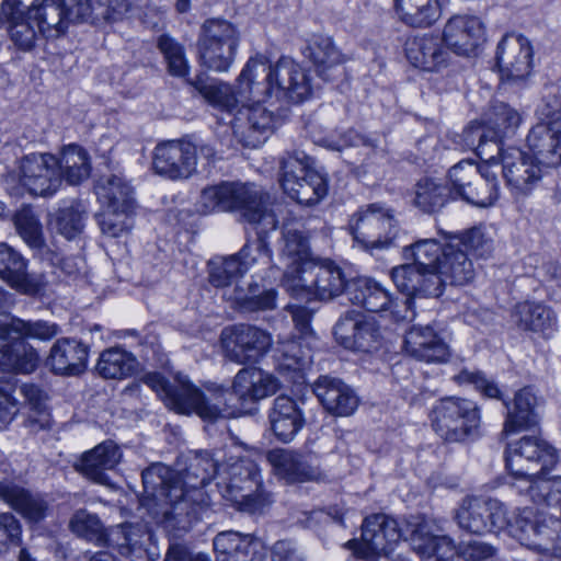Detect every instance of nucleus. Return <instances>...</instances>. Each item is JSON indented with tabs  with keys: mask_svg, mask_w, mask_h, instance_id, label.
<instances>
[{
	"mask_svg": "<svg viewBox=\"0 0 561 561\" xmlns=\"http://www.w3.org/2000/svg\"><path fill=\"white\" fill-rule=\"evenodd\" d=\"M501 156L499 169L502 171L507 186L515 195H527L538 184L542 176V168L519 148H499Z\"/></svg>",
	"mask_w": 561,
	"mask_h": 561,
	"instance_id": "obj_20",
	"label": "nucleus"
},
{
	"mask_svg": "<svg viewBox=\"0 0 561 561\" xmlns=\"http://www.w3.org/2000/svg\"><path fill=\"white\" fill-rule=\"evenodd\" d=\"M59 328L45 320H23L9 313H0V341H7L12 335L18 339L49 340L56 336Z\"/></svg>",
	"mask_w": 561,
	"mask_h": 561,
	"instance_id": "obj_42",
	"label": "nucleus"
},
{
	"mask_svg": "<svg viewBox=\"0 0 561 561\" xmlns=\"http://www.w3.org/2000/svg\"><path fill=\"white\" fill-rule=\"evenodd\" d=\"M536 541L542 547L534 550L546 553L543 561H561V520L553 517H539Z\"/></svg>",
	"mask_w": 561,
	"mask_h": 561,
	"instance_id": "obj_56",
	"label": "nucleus"
},
{
	"mask_svg": "<svg viewBox=\"0 0 561 561\" xmlns=\"http://www.w3.org/2000/svg\"><path fill=\"white\" fill-rule=\"evenodd\" d=\"M199 93L214 106L229 115L238 107V100L229 84L224 82L205 83L202 79L190 81Z\"/></svg>",
	"mask_w": 561,
	"mask_h": 561,
	"instance_id": "obj_60",
	"label": "nucleus"
},
{
	"mask_svg": "<svg viewBox=\"0 0 561 561\" xmlns=\"http://www.w3.org/2000/svg\"><path fill=\"white\" fill-rule=\"evenodd\" d=\"M251 106L237 107L228 124L234 137L245 147L255 148L264 142L265 134L273 128V114L254 102Z\"/></svg>",
	"mask_w": 561,
	"mask_h": 561,
	"instance_id": "obj_22",
	"label": "nucleus"
},
{
	"mask_svg": "<svg viewBox=\"0 0 561 561\" xmlns=\"http://www.w3.org/2000/svg\"><path fill=\"white\" fill-rule=\"evenodd\" d=\"M311 93L307 70L289 57L268 64L264 55L257 54L248 60L238 78V94L242 100L265 102L275 99L301 103Z\"/></svg>",
	"mask_w": 561,
	"mask_h": 561,
	"instance_id": "obj_4",
	"label": "nucleus"
},
{
	"mask_svg": "<svg viewBox=\"0 0 561 561\" xmlns=\"http://www.w3.org/2000/svg\"><path fill=\"white\" fill-rule=\"evenodd\" d=\"M404 351L416 360L430 364L448 362L450 350L432 324H413L404 335Z\"/></svg>",
	"mask_w": 561,
	"mask_h": 561,
	"instance_id": "obj_24",
	"label": "nucleus"
},
{
	"mask_svg": "<svg viewBox=\"0 0 561 561\" xmlns=\"http://www.w3.org/2000/svg\"><path fill=\"white\" fill-rule=\"evenodd\" d=\"M217 486L222 497L239 511L259 513L268 503L257 465L250 458H229L221 466Z\"/></svg>",
	"mask_w": 561,
	"mask_h": 561,
	"instance_id": "obj_6",
	"label": "nucleus"
},
{
	"mask_svg": "<svg viewBox=\"0 0 561 561\" xmlns=\"http://www.w3.org/2000/svg\"><path fill=\"white\" fill-rule=\"evenodd\" d=\"M69 527L79 537L98 545L107 543L108 534L105 533L100 518L85 510L77 511L70 519Z\"/></svg>",
	"mask_w": 561,
	"mask_h": 561,
	"instance_id": "obj_61",
	"label": "nucleus"
},
{
	"mask_svg": "<svg viewBox=\"0 0 561 561\" xmlns=\"http://www.w3.org/2000/svg\"><path fill=\"white\" fill-rule=\"evenodd\" d=\"M347 286L339 265L329 259L317 257L311 264L301 267V273L293 280H287L285 290L296 298L313 295L320 300H330L347 291Z\"/></svg>",
	"mask_w": 561,
	"mask_h": 561,
	"instance_id": "obj_13",
	"label": "nucleus"
},
{
	"mask_svg": "<svg viewBox=\"0 0 561 561\" xmlns=\"http://www.w3.org/2000/svg\"><path fill=\"white\" fill-rule=\"evenodd\" d=\"M505 455L506 467L514 480L528 477L537 467L543 473L558 461L556 449L538 436H524L510 443Z\"/></svg>",
	"mask_w": 561,
	"mask_h": 561,
	"instance_id": "obj_15",
	"label": "nucleus"
},
{
	"mask_svg": "<svg viewBox=\"0 0 561 561\" xmlns=\"http://www.w3.org/2000/svg\"><path fill=\"white\" fill-rule=\"evenodd\" d=\"M416 516H410L404 526L385 514H373L367 516L362 525L360 541L350 540L347 546L354 554L362 559H370L381 554L390 553L401 539L411 543V530L409 523Z\"/></svg>",
	"mask_w": 561,
	"mask_h": 561,
	"instance_id": "obj_12",
	"label": "nucleus"
},
{
	"mask_svg": "<svg viewBox=\"0 0 561 561\" xmlns=\"http://www.w3.org/2000/svg\"><path fill=\"white\" fill-rule=\"evenodd\" d=\"M218 461V458L210 451H194L183 476V484L187 488L184 489V496L195 491L204 492L203 488L216 476L219 477L221 468H219Z\"/></svg>",
	"mask_w": 561,
	"mask_h": 561,
	"instance_id": "obj_43",
	"label": "nucleus"
},
{
	"mask_svg": "<svg viewBox=\"0 0 561 561\" xmlns=\"http://www.w3.org/2000/svg\"><path fill=\"white\" fill-rule=\"evenodd\" d=\"M444 280L438 273L432 272V270L421 268L416 272V276L413 278L412 288L405 290L408 296L404 300L405 313L401 316L402 320L412 321L415 317V312L412 309L413 300L415 296L424 297H439L443 294Z\"/></svg>",
	"mask_w": 561,
	"mask_h": 561,
	"instance_id": "obj_51",
	"label": "nucleus"
},
{
	"mask_svg": "<svg viewBox=\"0 0 561 561\" xmlns=\"http://www.w3.org/2000/svg\"><path fill=\"white\" fill-rule=\"evenodd\" d=\"M449 196L446 185L432 179H423L415 185L414 204L424 213H435L446 205Z\"/></svg>",
	"mask_w": 561,
	"mask_h": 561,
	"instance_id": "obj_57",
	"label": "nucleus"
},
{
	"mask_svg": "<svg viewBox=\"0 0 561 561\" xmlns=\"http://www.w3.org/2000/svg\"><path fill=\"white\" fill-rule=\"evenodd\" d=\"M444 285L449 283L463 286L474 277V267L468 253L462 249V241L458 236H451L444 242L443 257L438 268Z\"/></svg>",
	"mask_w": 561,
	"mask_h": 561,
	"instance_id": "obj_31",
	"label": "nucleus"
},
{
	"mask_svg": "<svg viewBox=\"0 0 561 561\" xmlns=\"http://www.w3.org/2000/svg\"><path fill=\"white\" fill-rule=\"evenodd\" d=\"M20 391L28 407L24 426L34 434L49 430L53 421L47 407V394L33 383H23Z\"/></svg>",
	"mask_w": 561,
	"mask_h": 561,
	"instance_id": "obj_47",
	"label": "nucleus"
},
{
	"mask_svg": "<svg viewBox=\"0 0 561 561\" xmlns=\"http://www.w3.org/2000/svg\"><path fill=\"white\" fill-rule=\"evenodd\" d=\"M533 48L520 34H506L497 45L496 62L502 80L525 79L531 69Z\"/></svg>",
	"mask_w": 561,
	"mask_h": 561,
	"instance_id": "obj_23",
	"label": "nucleus"
},
{
	"mask_svg": "<svg viewBox=\"0 0 561 561\" xmlns=\"http://www.w3.org/2000/svg\"><path fill=\"white\" fill-rule=\"evenodd\" d=\"M411 547L423 561H486L496 554L491 543L471 540L455 546L454 540L439 535L435 525L425 517H415L409 523Z\"/></svg>",
	"mask_w": 561,
	"mask_h": 561,
	"instance_id": "obj_5",
	"label": "nucleus"
},
{
	"mask_svg": "<svg viewBox=\"0 0 561 561\" xmlns=\"http://www.w3.org/2000/svg\"><path fill=\"white\" fill-rule=\"evenodd\" d=\"M431 421L434 431L444 440L463 442L478 435L481 416L473 401L449 397L434 405Z\"/></svg>",
	"mask_w": 561,
	"mask_h": 561,
	"instance_id": "obj_11",
	"label": "nucleus"
},
{
	"mask_svg": "<svg viewBox=\"0 0 561 561\" xmlns=\"http://www.w3.org/2000/svg\"><path fill=\"white\" fill-rule=\"evenodd\" d=\"M499 161L491 156L481 165L472 160H462L448 171L449 195L477 207L492 206L499 198Z\"/></svg>",
	"mask_w": 561,
	"mask_h": 561,
	"instance_id": "obj_7",
	"label": "nucleus"
},
{
	"mask_svg": "<svg viewBox=\"0 0 561 561\" xmlns=\"http://www.w3.org/2000/svg\"><path fill=\"white\" fill-rule=\"evenodd\" d=\"M443 38L433 35L415 36L405 43L409 62L424 71H440L449 65V53Z\"/></svg>",
	"mask_w": 561,
	"mask_h": 561,
	"instance_id": "obj_29",
	"label": "nucleus"
},
{
	"mask_svg": "<svg viewBox=\"0 0 561 561\" xmlns=\"http://www.w3.org/2000/svg\"><path fill=\"white\" fill-rule=\"evenodd\" d=\"M306 336L283 341L276 348L280 370H300L312 360L311 350L304 344Z\"/></svg>",
	"mask_w": 561,
	"mask_h": 561,
	"instance_id": "obj_55",
	"label": "nucleus"
},
{
	"mask_svg": "<svg viewBox=\"0 0 561 561\" xmlns=\"http://www.w3.org/2000/svg\"><path fill=\"white\" fill-rule=\"evenodd\" d=\"M226 356L236 363L256 362L272 345L270 333L249 324H237L221 332Z\"/></svg>",
	"mask_w": 561,
	"mask_h": 561,
	"instance_id": "obj_18",
	"label": "nucleus"
},
{
	"mask_svg": "<svg viewBox=\"0 0 561 561\" xmlns=\"http://www.w3.org/2000/svg\"><path fill=\"white\" fill-rule=\"evenodd\" d=\"M354 240L370 254L399 245L400 228L392 210L380 204L360 207L351 219Z\"/></svg>",
	"mask_w": 561,
	"mask_h": 561,
	"instance_id": "obj_8",
	"label": "nucleus"
},
{
	"mask_svg": "<svg viewBox=\"0 0 561 561\" xmlns=\"http://www.w3.org/2000/svg\"><path fill=\"white\" fill-rule=\"evenodd\" d=\"M313 392L323 408L335 416L352 415L358 407L359 400L354 390L339 378L319 377Z\"/></svg>",
	"mask_w": 561,
	"mask_h": 561,
	"instance_id": "obj_27",
	"label": "nucleus"
},
{
	"mask_svg": "<svg viewBox=\"0 0 561 561\" xmlns=\"http://www.w3.org/2000/svg\"><path fill=\"white\" fill-rule=\"evenodd\" d=\"M512 319L518 329L529 332H545L556 323L553 311L536 301L516 304L512 311Z\"/></svg>",
	"mask_w": 561,
	"mask_h": 561,
	"instance_id": "obj_46",
	"label": "nucleus"
},
{
	"mask_svg": "<svg viewBox=\"0 0 561 561\" xmlns=\"http://www.w3.org/2000/svg\"><path fill=\"white\" fill-rule=\"evenodd\" d=\"M152 535L140 524H124L111 528L107 545L116 547L118 552L133 561H141L148 556Z\"/></svg>",
	"mask_w": 561,
	"mask_h": 561,
	"instance_id": "obj_34",
	"label": "nucleus"
},
{
	"mask_svg": "<svg viewBox=\"0 0 561 561\" xmlns=\"http://www.w3.org/2000/svg\"><path fill=\"white\" fill-rule=\"evenodd\" d=\"M276 473L288 482L321 481L325 474L314 459L291 450H275L268 455Z\"/></svg>",
	"mask_w": 561,
	"mask_h": 561,
	"instance_id": "obj_32",
	"label": "nucleus"
},
{
	"mask_svg": "<svg viewBox=\"0 0 561 561\" xmlns=\"http://www.w3.org/2000/svg\"><path fill=\"white\" fill-rule=\"evenodd\" d=\"M133 209L104 208L98 215V222L103 234L117 238L129 231L134 225Z\"/></svg>",
	"mask_w": 561,
	"mask_h": 561,
	"instance_id": "obj_63",
	"label": "nucleus"
},
{
	"mask_svg": "<svg viewBox=\"0 0 561 561\" xmlns=\"http://www.w3.org/2000/svg\"><path fill=\"white\" fill-rule=\"evenodd\" d=\"M333 333L341 345L355 352L370 353L381 344L377 322L353 312H347L336 322Z\"/></svg>",
	"mask_w": 561,
	"mask_h": 561,
	"instance_id": "obj_21",
	"label": "nucleus"
},
{
	"mask_svg": "<svg viewBox=\"0 0 561 561\" xmlns=\"http://www.w3.org/2000/svg\"><path fill=\"white\" fill-rule=\"evenodd\" d=\"M539 517L534 516L530 510H523L518 514H508V525L505 529L515 537L522 545L529 549L542 547L541 542L536 541V531Z\"/></svg>",
	"mask_w": 561,
	"mask_h": 561,
	"instance_id": "obj_58",
	"label": "nucleus"
},
{
	"mask_svg": "<svg viewBox=\"0 0 561 561\" xmlns=\"http://www.w3.org/2000/svg\"><path fill=\"white\" fill-rule=\"evenodd\" d=\"M28 20L36 23L39 33L47 38H55L65 33L70 22L83 21L90 9L87 4L65 0H43L38 7H31L25 11Z\"/></svg>",
	"mask_w": 561,
	"mask_h": 561,
	"instance_id": "obj_17",
	"label": "nucleus"
},
{
	"mask_svg": "<svg viewBox=\"0 0 561 561\" xmlns=\"http://www.w3.org/2000/svg\"><path fill=\"white\" fill-rule=\"evenodd\" d=\"M536 404L537 398L531 388L525 387L518 390L512 403L505 402L507 413L503 434L511 435L536 426L538 423Z\"/></svg>",
	"mask_w": 561,
	"mask_h": 561,
	"instance_id": "obj_38",
	"label": "nucleus"
},
{
	"mask_svg": "<svg viewBox=\"0 0 561 561\" xmlns=\"http://www.w3.org/2000/svg\"><path fill=\"white\" fill-rule=\"evenodd\" d=\"M57 162L61 180L65 179L71 185L81 183L90 175L88 153L77 145L64 148Z\"/></svg>",
	"mask_w": 561,
	"mask_h": 561,
	"instance_id": "obj_52",
	"label": "nucleus"
},
{
	"mask_svg": "<svg viewBox=\"0 0 561 561\" xmlns=\"http://www.w3.org/2000/svg\"><path fill=\"white\" fill-rule=\"evenodd\" d=\"M530 157L541 168H553L561 163V131L554 126L540 123L527 136Z\"/></svg>",
	"mask_w": 561,
	"mask_h": 561,
	"instance_id": "obj_33",
	"label": "nucleus"
},
{
	"mask_svg": "<svg viewBox=\"0 0 561 561\" xmlns=\"http://www.w3.org/2000/svg\"><path fill=\"white\" fill-rule=\"evenodd\" d=\"M268 419L273 433L283 443L293 440L304 425L300 410L287 396H279L274 400Z\"/></svg>",
	"mask_w": 561,
	"mask_h": 561,
	"instance_id": "obj_39",
	"label": "nucleus"
},
{
	"mask_svg": "<svg viewBox=\"0 0 561 561\" xmlns=\"http://www.w3.org/2000/svg\"><path fill=\"white\" fill-rule=\"evenodd\" d=\"M0 499L30 523L43 520L49 511V503L44 495L10 480L0 481Z\"/></svg>",
	"mask_w": 561,
	"mask_h": 561,
	"instance_id": "obj_30",
	"label": "nucleus"
},
{
	"mask_svg": "<svg viewBox=\"0 0 561 561\" xmlns=\"http://www.w3.org/2000/svg\"><path fill=\"white\" fill-rule=\"evenodd\" d=\"M14 225L21 238L33 249L44 245L42 226L30 207L20 209L14 216Z\"/></svg>",
	"mask_w": 561,
	"mask_h": 561,
	"instance_id": "obj_64",
	"label": "nucleus"
},
{
	"mask_svg": "<svg viewBox=\"0 0 561 561\" xmlns=\"http://www.w3.org/2000/svg\"><path fill=\"white\" fill-rule=\"evenodd\" d=\"M312 159L302 151L287 153L280 161V185L301 205L318 204L328 194L325 178L312 167Z\"/></svg>",
	"mask_w": 561,
	"mask_h": 561,
	"instance_id": "obj_10",
	"label": "nucleus"
},
{
	"mask_svg": "<svg viewBox=\"0 0 561 561\" xmlns=\"http://www.w3.org/2000/svg\"><path fill=\"white\" fill-rule=\"evenodd\" d=\"M122 453L118 446L112 442H104L85 453L78 469L89 479L98 483L106 482V471L112 470L119 462Z\"/></svg>",
	"mask_w": 561,
	"mask_h": 561,
	"instance_id": "obj_41",
	"label": "nucleus"
},
{
	"mask_svg": "<svg viewBox=\"0 0 561 561\" xmlns=\"http://www.w3.org/2000/svg\"><path fill=\"white\" fill-rule=\"evenodd\" d=\"M0 278L25 295H37L44 287L42 275L27 273V261L14 248L0 243Z\"/></svg>",
	"mask_w": 561,
	"mask_h": 561,
	"instance_id": "obj_25",
	"label": "nucleus"
},
{
	"mask_svg": "<svg viewBox=\"0 0 561 561\" xmlns=\"http://www.w3.org/2000/svg\"><path fill=\"white\" fill-rule=\"evenodd\" d=\"M444 243L436 239H420L410 245L403 247V257L412 260L421 268L437 273L443 257Z\"/></svg>",
	"mask_w": 561,
	"mask_h": 561,
	"instance_id": "obj_53",
	"label": "nucleus"
},
{
	"mask_svg": "<svg viewBox=\"0 0 561 561\" xmlns=\"http://www.w3.org/2000/svg\"><path fill=\"white\" fill-rule=\"evenodd\" d=\"M99 202L104 208L133 209V190L128 182L118 174L102 175L95 185Z\"/></svg>",
	"mask_w": 561,
	"mask_h": 561,
	"instance_id": "obj_44",
	"label": "nucleus"
},
{
	"mask_svg": "<svg viewBox=\"0 0 561 561\" xmlns=\"http://www.w3.org/2000/svg\"><path fill=\"white\" fill-rule=\"evenodd\" d=\"M240 44L238 27L225 19H207L197 41L201 66L216 72L228 71Z\"/></svg>",
	"mask_w": 561,
	"mask_h": 561,
	"instance_id": "obj_9",
	"label": "nucleus"
},
{
	"mask_svg": "<svg viewBox=\"0 0 561 561\" xmlns=\"http://www.w3.org/2000/svg\"><path fill=\"white\" fill-rule=\"evenodd\" d=\"M217 561H253L260 541L250 534L221 531L213 540Z\"/></svg>",
	"mask_w": 561,
	"mask_h": 561,
	"instance_id": "obj_37",
	"label": "nucleus"
},
{
	"mask_svg": "<svg viewBox=\"0 0 561 561\" xmlns=\"http://www.w3.org/2000/svg\"><path fill=\"white\" fill-rule=\"evenodd\" d=\"M276 298L275 289L261 290L259 284L251 283L247 290L236 288L233 301L244 312H257L275 309Z\"/></svg>",
	"mask_w": 561,
	"mask_h": 561,
	"instance_id": "obj_54",
	"label": "nucleus"
},
{
	"mask_svg": "<svg viewBox=\"0 0 561 561\" xmlns=\"http://www.w3.org/2000/svg\"><path fill=\"white\" fill-rule=\"evenodd\" d=\"M317 257L312 256L309 239L300 229L286 226L279 243V260L284 265L282 286L293 280L301 273V267L311 264Z\"/></svg>",
	"mask_w": 561,
	"mask_h": 561,
	"instance_id": "obj_26",
	"label": "nucleus"
},
{
	"mask_svg": "<svg viewBox=\"0 0 561 561\" xmlns=\"http://www.w3.org/2000/svg\"><path fill=\"white\" fill-rule=\"evenodd\" d=\"M197 207L202 214L239 211L241 218L252 225L259 234L255 242L245 243L238 253L215 256L208 261V280L214 287L231 286L243 277L261 256H270L263 234L276 229L282 205L272 203L268 193L255 184L222 182L205 187Z\"/></svg>",
	"mask_w": 561,
	"mask_h": 561,
	"instance_id": "obj_1",
	"label": "nucleus"
},
{
	"mask_svg": "<svg viewBox=\"0 0 561 561\" xmlns=\"http://www.w3.org/2000/svg\"><path fill=\"white\" fill-rule=\"evenodd\" d=\"M20 185L33 196L48 197L61 185L57 157L50 153H31L19 161Z\"/></svg>",
	"mask_w": 561,
	"mask_h": 561,
	"instance_id": "obj_16",
	"label": "nucleus"
},
{
	"mask_svg": "<svg viewBox=\"0 0 561 561\" xmlns=\"http://www.w3.org/2000/svg\"><path fill=\"white\" fill-rule=\"evenodd\" d=\"M163 400L165 405L180 414L196 413L205 421H216L234 414V400L255 402L273 396L279 388L277 378L256 367H248L236 375L232 388L217 387L209 394L199 391L186 376L179 374L169 382L159 373H147L141 378Z\"/></svg>",
	"mask_w": 561,
	"mask_h": 561,
	"instance_id": "obj_2",
	"label": "nucleus"
},
{
	"mask_svg": "<svg viewBox=\"0 0 561 561\" xmlns=\"http://www.w3.org/2000/svg\"><path fill=\"white\" fill-rule=\"evenodd\" d=\"M458 526L474 535L503 530L508 525V511L496 499L468 496L456 510Z\"/></svg>",
	"mask_w": 561,
	"mask_h": 561,
	"instance_id": "obj_14",
	"label": "nucleus"
},
{
	"mask_svg": "<svg viewBox=\"0 0 561 561\" xmlns=\"http://www.w3.org/2000/svg\"><path fill=\"white\" fill-rule=\"evenodd\" d=\"M152 167L170 180H185L196 172L197 146L190 140H169L156 146Z\"/></svg>",
	"mask_w": 561,
	"mask_h": 561,
	"instance_id": "obj_19",
	"label": "nucleus"
},
{
	"mask_svg": "<svg viewBox=\"0 0 561 561\" xmlns=\"http://www.w3.org/2000/svg\"><path fill=\"white\" fill-rule=\"evenodd\" d=\"M158 48L167 61L170 75L186 77L190 67L184 47L169 35H161L158 39Z\"/></svg>",
	"mask_w": 561,
	"mask_h": 561,
	"instance_id": "obj_62",
	"label": "nucleus"
},
{
	"mask_svg": "<svg viewBox=\"0 0 561 561\" xmlns=\"http://www.w3.org/2000/svg\"><path fill=\"white\" fill-rule=\"evenodd\" d=\"M304 55L312 62L318 76L324 80H331L330 71L347 60L333 38L324 34H313L307 42Z\"/></svg>",
	"mask_w": 561,
	"mask_h": 561,
	"instance_id": "obj_36",
	"label": "nucleus"
},
{
	"mask_svg": "<svg viewBox=\"0 0 561 561\" xmlns=\"http://www.w3.org/2000/svg\"><path fill=\"white\" fill-rule=\"evenodd\" d=\"M144 506L168 531H186L210 505L205 492L184 496V486L176 474L163 463H153L142 473Z\"/></svg>",
	"mask_w": 561,
	"mask_h": 561,
	"instance_id": "obj_3",
	"label": "nucleus"
},
{
	"mask_svg": "<svg viewBox=\"0 0 561 561\" xmlns=\"http://www.w3.org/2000/svg\"><path fill=\"white\" fill-rule=\"evenodd\" d=\"M483 24L477 16H451L443 32V41L457 55L468 56L483 41Z\"/></svg>",
	"mask_w": 561,
	"mask_h": 561,
	"instance_id": "obj_28",
	"label": "nucleus"
},
{
	"mask_svg": "<svg viewBox=\"0 0 561 561\" xmlns=\"http://www.w3.org/2000/svg\"><path fill=\"white\" fill-rule=\"evenodd\" d=\"M137 366L138 362L131 353L121 347H111L101 353L96 370L103 378L123 379L131 376Z\"/></svg>",
	"mask_w": 561,
	"mask_h": 561,
	"instance_id": "obj_49",
	"label": "nucleus"
},
{
	"mask_svg": "<svg viewBox=\"0 0 561 561\" xmlns=\"http://www.w3.org/2000/svg\"><path fill=\"white\" fill-rule=\"evenodd\" d=\"M88 347L73 339H60L50 350L48 363L56 374L79 375L85 368Z\"/></svg>",
	"mask_w": 561,
	"mask_h": 561,
	"instance_id": "obj_40",
	"label": "nucleus"
},
{
	"mask_svg": "<svg viewBox=\"0 0 561 561\" xmlns=\"http://www.w3.org/2000/svg\"><path fill=\"white\" fill-rule=\"evenodd\" d=\"M520 123L517 111L503 102H496L486 114V128L492 131L490 142L496 150L502 148V139L514 133Z\"/></svg>",
	"mask_w": 561,
	"mask_h": 561,
	"instance_id": "obj_50",
	"label": "nucleus"
},
{
	"mask_svg": "<svg viewBox=\"0 0 561 561\" xmlns=\"http://www.w3.org/2000/svg\"><path fill=\"white\" fill-rule=\"evenodd\" d=\"M38 365L36 350L22 339H14L0 348V368L2 370L31 374Z\"/></svg>",
	"mask_w": 561,
	"mask_h": 561,
	"instance_id": "obj_45",
	"label": "nucleus"
},
{
	"mask_svg": "<svg viewBox=\"0 0 561 561\" xmlns=\"http://www.w3.org/2000/svg\"><path fill=\"white\" fill-rule=\"evenodd\" d=\"M396 11L400 20L413 27H425L439 18L437 0H396Z\"/></svg>",
	"mask_w": 561,
	"mask_h": 561,
	"instance_id": "obj_48",
	"label": "nucleus"
},
{
	"mask_svg": "<svg viewBox=\"0 0 561 561\" xmlns=\"http://www.w3.org/2000/svg\"><path fill=\"white\" fill-rule=\"evenodd\" d=\"M543 473L539 470L515 480L512 484L520 492H526L531 501L537 504L546 503L547 505H554V494L551 485V480L546 479Z\"/></svg>",
	"mask_w": 561,
	"mask_h": 561,
	"instance_id": "obj_59",
	"label": "nucleus"
},
{
	"mask_svg": "<svg viewBox=\"0 0 561 561\" xmlns=\"http://www.w3.org/2000/svg\"><path fill=\"white\" fill-rule=\"evenodd\" d=\"M348 300L369 312H380L397 307L390 291L370 278H357L347 286Z\"/></svg>",
	"mask_w": 561,
	"mask_h": 561,
	"instance_id": "obj_35",
	"label": "nucleus"
}]
</instances>
